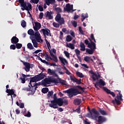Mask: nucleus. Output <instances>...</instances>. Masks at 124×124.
Here are the masks:
<instances>
[{"label": "nucleus", "instance_id": "obj_1", "mask_svg": "<svg viewBox=\"0 0 124 124\" xmlns=\"http://www.w3.org/2000/svg\"><path fill=\"white\" fill-rule=\"evenodd\" d=\"M90 113H88L87 115L89 118H91L92 120H94V121H96L98 122L99 124H103V123H105L106 122V118L104 116H99V112L98 111L95 110V108H92L89 110Z\"/></svg>", "mask_w": 124, "mask_h": 124}, {"label": "nucleus", "instance_id": "obj_2", "mask_svg": "<svg viewBox=\"0 0 124 124\" xmlns=\"http://www.w3.org/2000/svg\"><path fill=\"white\" fill-rule=\"evenodd\" d=\"M45 76H46L44 74L41 73L39 75L35 76V77L30 78V81L29 83L30 85H29V88L32 87L33 84H31V83H36V82H38V81H40L43 79H44V78H45Z\"/></svg>", "mask_w": 124, "mask_h": 124}, {"label": "nucleus", "instance_id": "obj_3", "mask_svg": "<svg viewBox=\"0 0 124 124\" xmlns=\"http://www.w3.org/2000/svg\"><path fill=\"white\" fill-rule=\"evenodd\" d=\"M52 98L53 100L51 101V103L49 104V107H51V108H53V109H58V108H59L58 104H59V102H61L62 98H58L57 97V93H55L53 95Z\"/></svg>", "mask_w": 124, "mask_h": 124}, {"label": "nucleus", "instance_id": "obj_4", "mask_svg": "<svg viewBox=\"0 0 124 124\" xmlns=\"http://www.w3.org/2000/svg\"><path fill=\"white\" fill-rule=\"evenodd\" d=\"M63 93H66L69 94V97L70 98H72L73 96L77 95V94H81V92H79L77 89L75 88H71L66 91L63 92Z\"/></svg>", "mask_w": 124, "mask_h": 124}, {"label": "nucleus", "instance_id": "obj_5", "mask_svg": "<svg viewBox=\"0 0 124 124\" xmlns=\"http://www.w3.org/2000/svg\"><path fill=\"white\" fill-rule=\"evenodd\" d=\"M116 92H118L119 94L117 95L116 98H115V100H113L111 102L113 104L116 103L117 105H120L121 101H123V95L121 93V91L116 90Z\"/></svg>", "mask_w": 124, "mask_h": 124}, {"label": "nucleus", "instance_id": "obj_6", "mask_svg": "<svg viewBox=\"0 0 124 124\" xmlns=\"http://www.w3.org/2000/svg\"><path fill=\"white\" fill-rule=\"evenodd\" d=\"M21 9L24 11V10H26L27 11H30L32 10L31 4L28 3V6L27 5V3L25 2L20 5Z\"/></svg>", "mask_w": 124, "mask_h": 124}, {"label": "nucleus", "instance_id": "obj_7", "mask_svg": "<svg viewBox=\"0 0 124 124\" xmlns=\"http://www.w3.org/2000/svg\"><path fill=\"white\" fill-rule=\"evenodd\" d=\"M55 20L60 26L64 25V19L63 17H62L61 14L57 15L55 17Z\"/></svg>", "mask_w": 124, "mask_h": 124}, {"label": "nucleus", "instance_id": "obj_8", "mask_svg": "<svg viewBox=\"0 0 124 124\" xmlns=\"http://www.w3.org/2000/svg\"><path fill=\"white\" fill-rule=\"evenodd\" d=\"M40 31V32H43V35L45 37H46V35H47V36H51L50 30L48 28L43 29L41 30Z\"/></svg>", "mask_w": 124, "mask_h": 124}, {"label": "nucleus", "instance_id": "obj_9", "mask_svg": "<svg viewBox=\"0 0 124 124\" xmlns=\"http://www.w3.org/2000/svg\"><path fill=\"white\" fill-rule=\"evenodd\" d=\"M52 83V78H46L44 80L42 81V85L44 87H47V85Z\"/></svg>", "mask_w": 124, "mask_h": 124}, {"label": "nucleus", "instance_id": "obj_10", "mask_svg": "<svg viewBox=\"0 0 124 124\" xmlns=\"http://www.w3.org/2000/svg\"><path fill=\"white\" fill-rule=\"evenodd\" d=\"M62 81L63 80H62V79L60 78H52L51 83H54L55 84H59V83H60V84H62V85H64L65 86V85H66L65 82H62Z\"/></svg>", "mask_w": 124, "mask_h": 124}, {"label": "nucleus", "instance_id": "obj_11", "mask_svg": "<svg viewBox=\"0 0 124 124\" xmlns=\"http://www.w3.org/2000/svg\"><path fill=\"white\" fill-rule=\"evenodd\" d=\"M33 36L35 37V39L38 42H39V40H40L41 42H43V40L40 37V33H39V31H35V32H34V35H33Z\"/></svg>", "mask_w": 124, "mask_h": 124}, {"label": "nucleus", "instance_id": "obj_12", "mask_svg": "<svg viewBox=\"0 0 124 124\" xmlns=\"http://www.w3.org/2000/svg\"><path fill=\"white\" fill-rule=\"evenodd\" d=\"M90 41L91 42V43H90V42H89V40L88 39H86L84 41V43H85L86 45H88V48H92V47L93 46L95 45V43L93 42V41H92V39H91V38L89 39Z\"/></svg>", "mask_w": 124, "mask_h": 124}, {"label": "nucleus", "instance_id": "obj_13", "mask_svg": "<svg viewBox=\"0 0 124 124\" xmlns=\"http://www.w3.org/2000/svg\"><path fill=\"white\" fill-rule=\"evenodd\" d=\"M89 48H90L91 49H86V53H88V54H89V55H93V52H94V50L96 49V46L95 45Z\"/></svg>", "mask_w": 124, "mask_h": 124}, {"label": "nucleus", "instance_id": "obj_14", "mask_svg": "<svg viewBox=\"0 0 124 124\" xmlns=\"http://www.w3.org/2000/svg\"><path fill=\"white\" fill-rule=\"evenodd\" d=\"M40 85H42V83L40 82L36 83L35 82L33 83V85L31 87H30V89L29 90V91H31V92H33V90L35 92V91H36L37 89V86H40Z\"/></svg>", "mask_w": 124, "mask_h": 124}, {"label": "nucleus", "instance_id": "obj_15", "mask_svg": "<svg viewBox=\"0 0 124 124\" xmlns=\"http://www.w3.org/2000/svg\"><path fill=\"white\" fill-rule=\"evenodd\" d=\"M103 89L107 93H108V94H111L113 97H115L116 96V94H115V93L113 92H111V90L108 89L107 87H103Z\"/></svg>", "mask_w": 124, "mask_h": 124}, {"label": "nucleus", "instance_id": "obj_16", "mask_svg": "<svg viewBox=\"0 0 124 124\" xmlns=\"http://www.w3.org/2000/svg\"><path fill=\"white\" fill-rule=\"evenodd\" d=\"M35 26L34 24H33V28L34 31H38L39 30H40L41 28V24L39 22H35Z\"/></svg>", "mask_w": 124, "mask_h": 124}, {"label": "nucleus", "instance_id": "obj_17", "mask_svg": "<svg viewBox=\"0 0 124 124\" xmlns=\"http://www.w3.org/2000/svg\"><path fill=\"white\" fill-rule=\"evenodd\" d=\"M6 93H7V95H11L12 99H13V94L15 93V90L14 89H7L6 91Z\"/></svg>", "mask_w": 124, "mask_h": 124}, {"label": "nucleus", "instance_id": "obj_18", "mask_svg": "<svg viewBox=\"0 0 124 124\" xmlns=\"http://www.w3.org/2000/svg\"><path fill=\"white\" fill-rule=\"evenodd\" d=\"M63 103L65 105H67L68 104V100H67V99H64L63 100L61 98V102L60 103L59 102L57 105L60 107L62 106V105H63Z\"/></svg>", "mask_w": 124, "mask_h": 124}, {"label": "nucleus", "instance_id": "obj_19", "mask_svg": "<svg viewBox=\"0 0 124 124\" xmlns=\"http://www.w3.org/2000/svg\"><path fill=\"white\" fill-rule=\"evenodd\" d=\"M45 16L46 18L48 17L49 20L53 19V16H52V12L47 11L45 14Z\"/></svg>", "mask_w": 124, "mask_h": 124}, {"label": "nucleus", "instance_id": "obj_20", "mask_svg": "<svg viewBox=\"0 0 124 124\" xmlns=\"http://www.w3.org/2000/svg\"><path fill=\"white\" fill-rule=\"evenodd\" d=\"M11 43L13 44H16V43H18L19 42V39L17 38L16 36H13L11 40Z\"/></svg>", "mask_w": 124, "mask_h": 124}, {"label": "nucleus", "instance_id": "obj_21", "mask_svg": "<svg viewBox=\"0 0 124 124\" xmlns=\"http://www.w3.org/2000/svg\"><path fill=\"white\" fill-rule=\"evenodd\" d=\"M57 6V5L55 6H53V8L54 10H55L57 13V15L58 14H61L60 13H62V8L60 7H56Z\"/></svg>", "mask_w": 124, "mask_h": 124}, {"label": "nucleus", "instance_id": "obj_22", "mask_svg": "<svg viewBox=\"0 0 124 124\" xmlns=\"http://www.w3.org/2000/svg\"><path fill=\"white\" fill-rule=\"evenodd\" d=\"M59 59L61 63L63 64V65H65V63H68L66 59H65V58H64L62 57L59 56Z\"/></svg>", "mask_w": 124, "mask_h": 124}, {"label": "nucleus", "instance_id": "obj_23", "mask_svg": "<svg viewBox=\"0 0 124 124\" xmlns=\"http://www.w3.org/2000/svg\"><path fill=\"white\" fill-rule=\"evenodd\" d=\"M46 5H50V4H54L56 3L55 0H46Z\"/></svg>", "mask_w": 124, "mask_h": 124}, {"label": "nucleus", "instance_id": "obj_24", "mask_svg": "<svg viewBox=\"0 0 124 124\" xmlns=\"http://www.w3.org/2000/svg\"><path fill=\"white\" fill-rule=\"evenodd\" d=\"M97 84H98L99 88H101V86H105L106 85L105 81L102 79H100L98 82H97Z\"/></svg>", "mask_w": 124, "mask_h": 124}, {"label": "nucleus", "instance_id": "obj_25", "mask_svg": "<svg viewBox=\"0 0 124 124\" xmlns=\"http://www.w3.org/2000/svg\"><path fill=\"white\" fill-rule=\"evenodd\" d=\"M64 11H70V10H72V6L70 5V4H67L66 6V8H64Z\"/></svg>", "mask_w": 124, "mask_h": 124}, {"label": "nucleus", "instance_id": "obj_26", "mask_svg": "<svg viewBox=\"0 0 124 124\" xmlns=\"http://www.w3.org/2000/svg\"><path fill=\"white\" fill-rule=\"evenodd\" d=\"M66 47H68V48H70V49H71L72 50H74V49H75L74 44L72 43H67Z\"/></svg>", "mask_w": 124, "mask_h": 124}, {"label": "nucleus", "instance_id": "obj_27", "mask_svg": "<svg viewBox=\"0 0 124 124\" xmlns=\"http://www.w3.org/2000/svg\"><path fill=\"white\" fill-rule=\"evenodd\" d=\"M80 51H85L86 50V46H85V44H84V43L83 42H80Z\"/></svg>", "mask_w": 124, "mask_h": 124}, {"label": "nucleus", "instance_id": "obj_28", "mask_svg": "<svg viewBox=\"0 0 124 124\" xmlns=\"http://www.w3.org/2000/svg\"><path fill=\"white\" fill-rule=\"evenodd\" d=\"M81 102V99L79 98H76L74 100V104H75V105H80Z\"/></svg>", "mask_w": 124, "mask_h": 124}, {"label": "nucleus", "instance_id": "obj_29", "mask_svg": "<svg viewBox=\"0 0 124 124\" xmlns=\"http://www.w3.org/2000/svg\"><path fill=\"white\" fill-rule=\"evenodd\" d=\"M24 65H25V67H30L32 68L33 67V64H31L28 62H24L23 63Z\"/></svg>", "mask_w": 124, "mask_h": 124}, {"label": "nucleus", "instance_id": "obj_30", "mask_svg": "<svg viewBox=\"0 0 124 124\" xmlns=\"http://www.w3.org/2000/svg\"><path fill=\"white\" fill-rule=\"evenodd\" d=\"M98 112H99L101 115H103L104 116H106V115H107V112H106V111L102 110L101 108H99Z\"/></svg>", "mask_w": 124, "mask_h": 124}, {"label": "nucleus", "instance_id": "obj_31", "mask_svg": "<svg viewBox=\"0 0 124 124\" xmlns=\"http://www.w3.org/2000/svg\"><path fill=\"white\" fill-rule=\"evenodd\" d=\"M55 70H52L50 68H48L47 69V74H49V75H54V73H55Z\"/></svg>", "mask_w": 124, "mask_h": 124}, {"label": "nucleus", "instance_id": "obj_32", "mask_svg": "<svg viewBox=\"0 0 124 124\" xmlns=\"http://www.w3.org/2000/svg\"><path fill=\"white\" fill-rule=\"evenodd\" d=\"M27 48L30 50H33V49H34L33 46H32V44H31V43H29L27 44Z\"/></svg>", "mask_w": 124, "mask_h": 124}, {"label": "nucleus", "instance_id": "obj_33", "mask_svg": "<svg viewBox=\"0 0 124 124\" xmlns=\"http://www.w3.org/2000/svg\"><path fill=\"white\" fill-rule=\"evenodd\" d=\"M28 33L29 35H34V31L31 29H30L28 31Z\"/></svg>", "mask_w": 124, "mask_h": 124}, {"label": "nucleus", "instance_id": "obj_34", "mask_svg": "<svg viewBox=\"0 0 124 124\" xmlns=\"http://www.w3.org/2000/svg\"><path fill=\"white\" fill-rule=\"evenodd\" d=\"M32 43L33 44V46L35 48H37V47H38V43L36 40H33Z\"/></svg>", "mask_w": 124, "mask_h": 124}, {"label": "nucleus", "instance_id": "obj_35", "mask_svg": "<svg viewBox=\"0 0 124 124\" xmlns=\"http://www.w3.org/2000/svg\"><path fill=\"white\" fill-rule=\"evenodd\" d=\"M89 73L92 74V78L93 79V80H95L94 77H96V74H95V73H94L93 70L90 71Z\"/></svg>", "mask_w": 124, "mask_h": 124}, {"label": "nucleus", "instance_id": "obj_36", "mask_svg": "<svg viewBox=\"0 0 124 124\" xmlns=\"http://www.w3.org/2000/svg\"><path fill=\"white\" fill-rule=\"evenodd\" d=\"M48 92H49V89L48 88H43L42 89V93H47Z\"/></svg>", "mask_w": 124, "mask_h": 124}, {"label": "nucleus", "instance_id": "obj_37", "mask_svg": "<svg viewBox=\"0 0 124 124\" xmlns=\"http://www.w3.org/2000/svg\"><path fill=\"white\" fill-rule=\"evenodd\" d=\"M70 80L73 81L74 83H76L77 82V78L75 77H72V76H70Z\"/></svg>", "mask_w": 124, "mask_h": 124}, {"label": "nucleus", "instance_id": "obj_38", "mask_svg": "<svg viewBox=\"0 0 124 124\" xmlns=\"http://www.w3.org/2000/svg\"><path fill=\"white\" fill-rule=\"evenodd\" d=\"M16 49H21V47H23V45L22 44L17 43L16 44Z\"/></svg>", "mask_w": 124, "mask_h": 124}, {"label": "nucleus", "instance_id": "obj_39", "mask_svg": "<svg viewBox=\"0 0 124 124\" xmlns=\"http://www.w3.org/2000/svg\"><path fill=\"white\" fill-rule=\"evenodd\" d=\"M76 74L77 76H78V77H79V78H84V75L82 73H80L79 72H77L76 73Z\"/></svg>", "mask_w": 124, "mask_h": 124}, {"label": "nucleus", "instance_id": "obj_40", "mask_svg": "<svg viewBox=\"0 0 124 124\" xmlns=\"http://www.w3.org/2000/svg\"><path fill=\"white\" fill-rule=\"evenodd\" d=\"M64 54L65 56L68 59H69L70 58V53H69L68 51H64Z\"/></svg>", "mask_w": 124, "mask_h": 124}, {"label": "nucleus", "instance_id": "obj_41", "mask_svg": "<svg viewBox=\"0 0 124 124\" xmlns=\"http://www.w3.org/2000/svg\"><path fill=\"white\" fill-rule=\"evenodd\" d=\"M66 39L67 42H70L72 40V37H71V36L68 35L67 36Z\"/></svg>", "mask_w": 124, "mask_h": 124}, {"label": "nucleus", "instance_id": "obj_42", "mask_svg": "<svg viewBox=\"0 0 124 124\" xmlns=\"http://www.w3.org/2000/svg\"><path fill=\"white\" fill-rule=\"evenodd\" d=\"M53 93H54L53 91L48 92L47 93V98H50V97L53 95Z\"/></svg>", "mask_w": 124, "mask_h": 124}, {"label": "nucleus", "instance_id": "obj_43", "mask_svg": "<svg viewBox=\"0 0 124 124\" xmlns=\"http://www.w3.org/2000/svg\"><path fill=\"white\" fill-rule=\"evenodd\" d=\"M78 31L81 34H82V35H84V34H85V33H84V31H83V30H82V27L81 26H79L78 27Z\"/></svg>", "mask_w": 124, "mask_h": 124}, {"label": "nucleus", "instance_id": "obj_44", "mask_svg": "<svg viewBox=\"0 0 124 124\" xmlns=\"http://www.w3.org/2000/svg\"><path fill=\"white\" fill-rule=\"evenodd\" d=\"M21 26L23 28H26L27 26V23L25 20H22L21 22Z\"/></svg>", "mask_w": 124, "mask_h": 124}, {"label": "nucleus", "instance_id": "obj_45", "mask_svg": "<svg viewBox=\"0 0 124 124\" xmlns=\"http://www.w3.org/2000/svg\"><path fill=\"white\" fill-rule=\"evenodd\" d=\"M24 116L25 117H28V118H30V117H31V112L30 111H28L27 112H25Z\"/></svg>", "mask_w": 124, "mask_h": 124}, {"label": "nucleus", "instance_id": "obj_46", "mask_svg": "<svg viewBox=\"0 0 124 124\" xmlns=\"http://www.w3.org/2000/svg\"><path fill=\"white\" fill-rule=\"evenodd\" d=\"M46 45L48 47V50L50 51V48H51V45L50 44V43H49L48 40H47V39H46ZM49 47H50V48H49Z\"/></svg>", "mask_w": 124, "mask_h": 124}, {"label": "nucleus", "instance_id": "obj_47", "mask_svg": "<svg viewBox=\"0 0 124 124\" xmlns=\"http://www.w3.org/2000/svg\"><path fill=\"white\" fill-rule=\"evenodd\" d=\"M75 52L77 56H80V53H81V52L80 51V50H79V49H76L75 50Z\"/></svg>", "mask_w": 124, "mask_h": 124}, {"label": "nucleus", "instance_id": "obj_48", "mask_svg": "<svg viewBox=\"0 0 124 124\" xmlns=\"http://www.w3.org/2000/svg\"><path fill=\"white\" fill-rule=\"evenodd\" d=\"M81 17H82V18H85V19H86V18L89 17V16L88 15V14H87V13L82 14Z\"/></svg>", "mask_w": 124, "mask_h": 124}, {"label": "nucleus", "instance_id": "obj_49", "mask_svg": "<svg viewBox=\"0 0 124 124\" xmlns=\"http://www.w3.org/2000/svg\"><path fill=\"white\" fill-rule=\"evenodd\" d=\"M53 27H54L55 28H60V26L59 23H57L56 22H53Z\"/></svg>", "mask_w": 124, "mask_h": 124}, {"label": "nucleus", "instance_id": "obj_50", "mask_svg": "<svg viewBox=\"0 0 124 124\" xmlns=\"http://www.w3.org/2000/svg\"><path fill=\"white\" fill-rule=\"evenodd\" d=\"M96 77H94L95 80H93V81H96V80H98V79H99V78H100L101 77L100 75H99V74H98V75L96 74Z\"/></svg>", "mask_w": 124, "mask_h": 124}, {"label": "nucleus", "instance_id": "obj_51", "mask_svg": "<svg viewBox=\"0 0 124 124\" xmlns=\"http://www.w3.org/2000/svg\"><path fill=\"white\" fill-rule=\"evenodd\" d=\"M72 24L74 28L77 27V22L75 21H72Z\"/></svg>", "mask_w": 124, "mask_h": 124}, {"label": "nucleus", "instance_id": "obj_52", "mask_svg": "<svg viewBox=\"0 0 124 124\" xmlns=\"http://www.w3.org/2000/svg\"><path fill=\"white\" fill-rule=\"evenodd\" d=\"M10 48L11 50H15L16 49V46L15 45H11Z\"/></svg>", "mask_w": 124, "mask_h": 124}, {"label": "nucleus", "instance_id": "obj_53", "mask_svg": "<svg viewBox=\"0 0 124 124\" xmlns=\"http://www.w3.org/2000/svg\"><path fill=\"white\" fill-rule=\"evenodd\" d=\"M90 60H91V57L89 56H86L84 57V61L85 62H90Z\"/></svg>", "mask_w": 124, "mask_h": 124}, {"label": "nucleus", "instance_id": "obj_54", "mask_svg": "<svg viewBox=\"0 0 124 124\" xmlns=\"http://www.w3.org/2000/svg\"><path fill=\"white\" fill-rule=\"evenodd\" d=\"M91 38L92 39V41L93 40L94 42L96 43V41H95V39L94 38V36L93 35V34H91Z\"/></svg>", "mask_w": 124, "mask_h": 124}, {"label": "nucleus", "instance_id": "obj_55", "mask_svg": "<svg viewBox=\"0 0 124 124\" xmlns=\"http://www.w3.org/2000/svg\"><path fill=\"white\" fill-rule=\"evenodd\" d=\"M31 69V67H24L23 68V69H25V71L26 72H30V69Z\"/></svg>", "mask_w": 124, "mask_h": 124}, {"label": "nucleus", "instance_id": "obj_56", "mask_svg": "<svg viewBox=\"0 0 124 124\" xmlns=\"http://www.w3.org/2000/svg\"><path fill=\"white\" fill-rule=\"evenodd\" d=\"M84 124H91V122L88 121V119L86 118L85 120H83Z\"/></svg>", "mask_w": 124, "mask_h": 124}, {"label": "nucleus", "instance_id": "obj_57", "mask_svg": "<svg viewBox=\"0 0 124 124\" xmlns=\"http://www.w3.org/2000/svg\"><path fill=\"white\" fill-rule=\"evenodd\" d=\"M20 79L21 80V83H22V84H25V83H26V78H20Z\"/></svg>", "mask_w": 124, "mask_h": 124}, {"label": "nucleus", "instance_id": "obj_58", "mask_svg": "<svg viewBox=\"0 0 124 124\" xmlns=\"http://www.w3.org/2000/svg\"><path fill=\"white\" fill-rule=\"evenodd\" d=\"M43 15H44L43 13H40L39 16V18L40 19H42V18H43Z\"/></svg>", "mask_w": 124, "mask_h": 124}, {"label": "nucleus", "instance_id": "obj_59", "mask_svg": "<svg viewBox=\"0 0 124 124\" xmlns=\"http://www.w3.org/2000/svg\"><path fill=\"white\" fill-rule=\"evenodd\" d=\"M38 9H39V11H41V12H42L44 10L43 7L41 5H39Z\"/></svg>", "mask_w": 124, "mask_h": 124}, {"label": "nucleus", "instance_id": "obj_60", "mask_svg": "<svg viewBox=\"0 0 124 124\" xmlns=\"http://www.w3.org/2000/svg\"><path fill=\"white\" fill-rule=\"evenodd\" d=\"M52 60L55 62H58V58H57V56H55L53 57V59Z\"/></svg>", "mask_w": 124, "mask_h": 124}, {"label": "nucleus", "instance_id": "obj_61", "mask_svg": "<svg viewBox=\"0 0 124 124\" xmlns=\"http://www.w3.org/2000/svg\"><path fill=\"white\" fill-rule=\"evenodd\" d=\"M31 1L33 3H36V4H37L39 2V0H31Z\"/></svg>", "mask_w": 124, "mask_h": 124}, {"label": "nucleus", "instance_id": "obj_62", "mask_svg": "<svg viewBox=\"0 0 124 124\" xmlns=\"http://www.w3.org/2000/svg\"><path fill=\"white\" fill-rule=\"evenodd\" d=\"M76 83H77L78 85H80V84H82V82H81V79H79V80L78 79Z\"/></svg>", "mask_w": 124, "mask_h": 124}, {"label": "nucleus", "instance_id": "obj_63", "mask_svg": "<svg viewBox=\"0 0 124 124\" xmlns=\"http://www.w3.org/2000/svg\"><path fill=\"white\" fill-rule=\"evenodd\" d=\"M41 51L42 50L41 49H38L33 52V54H38V53L41 52Z\"/></svg>", "mask_w": 124, "mask_h": 124}, {"label": "nucleus", "instance_id": "obj_64", "mask_svg": "<svg viewBox=\"0 0 124 124\" xmlns=\"http://www.w3.org/2000/svg\"><path fill=\"white\" fill-rule=\"evenodd\" d=\"M24 106H24V105L23 103H21V104H19V107H20V108H24Z\"/></svg>", "mask_w": 124, "mask_h": 124}]
</instances>
